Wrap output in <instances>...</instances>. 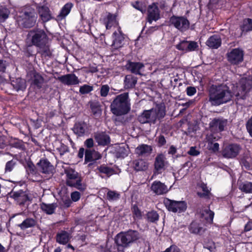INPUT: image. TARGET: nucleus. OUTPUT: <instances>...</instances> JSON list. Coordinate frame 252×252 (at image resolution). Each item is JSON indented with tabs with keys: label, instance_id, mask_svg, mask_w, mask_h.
Wrapping results in <instances>:
<instances>
[{
	"label": "nucleus",
	"instance_id": "nucleus-1",
	"mask_svg": "<svg viewBox=\"0 0 252 252\" xmlns=\"http://www.w3.org/2000/svg\"><path fill=\"white\" fill-rule=\"evenodd\" d=\"M130 99L128 93H124L117 95L110 105L112 113L116 116L127 114L131 108Z\"/></svg>",
	"mask_w": 252,
	"mask_h": 252
},
{
	"label": "nucleus",
	"instance_id": "nucleus-2",
	"mask_svg": "<svg viewBox=\"0 0 252 252\" xmlns=\"http://www.w3.org/2000/svg\"><path fill=\"white\" fill-rule=\"evenodd\" d=\"M166 111L164 105H158L155 108L144 110L138 118L141 124H156L157 121H161L165 116Z\"/></svg>",
	"mask_w": 252,
	"mask_h": 252
},
{
	"label": "nucleus",
	"instance_id": "nucleus-3",
	"mask_svg": "<svg viewBox=\"0 0 252 252\" xmlns=\"http://www.w3.org/2000/svg\"><path fill=\"white\" fill-rule=\"evenodd\" d=\"M141 238V234L138 231L132 229L128 231L121 232L115 237V243L118 246V250L123 251L121 249L127 248L136 241Z\"/></svg>",
	"mask_w": 252,
	"mask_h": 252
},
{
	"label": "nucleus",
	"instance_id": "nucleus-4",
	"mask_svg": "<svg viewBox=\"0 0 252 252\" xmlns=\"http://www.w3.org/2000/svg\"><path fill=\"white\" fill-rule=\"evenodd\" d=\"M64 172L66 175L65 182L67 186L74 187L80 191L86 189V187L82 183V177L75 169L68 167L64 169Z\"/></svg>",
	"mask_w": 252,
	"mask_h": 252
},
{
	"label": "nucleus",
	"instance_id": "nucleus-5",
	"mask_svg": "<svg viewBox=\"0 0 252 252\" xmlns=\"http://www.w3.org/2000/svg\"><path fill=\"white\" fill-rule=\"evenodd\" d=\"M27 39L32 45L41 47L46 44L48 36L43 30L34 28L29 32Z\"/></svg>",
	"mask_w": 252,
	"mask_h": 252
},
{
	"label": "nucleus",
	"instance_id": "nucleus-6",
	"mask_svg": "<svg viewBox=\"0 0 252 252\" xmlns=\"http://www.w3.org/2000/svg\"><path fill=\"white\" fill-rule=\"evenodd\" d=\"M19 18V22L23 27L30 28L35 25L37 15L33 8L27 7L23 9Z\"/></svg>",
	"mask_w": 252,
	"mask_h": 252
},
{
	"label": "nucleus",
	"instance_id": "nucleus-7",
	"mask_svg": "<svg viewBox=\"0 0 252 252\" xmlns=\"http://www.w3.org/2000/svg\"><path fill=\"white\" fill-rule=\"evenodd\" d=\"M169 22L171 26L182 32L187 31L190 25L189 21L184 16L173 15L170 18Z\"/></svg>",
	"mask_w": 252,
	"mask_h": 252
},
{
	"label": "nucleus",
	"instance_id": "nucleus-8",
	"mask_svg": "<svg viewBox=\"0 0 252 252\" xmlns=\"http://www.w3.org/2000/svg\"><path fill=\"white\" fill-rule=\"evenodd\" d=\"M241 150L240 145L236 143L229 144L223 147L221 153L224 158H234L239 154Z\"/></svg>",
	"mask_w": 252,
	"mask_h": 252
},
{
	"label": "nucleus",
	"instance_id": "nucleus-9",
	"mask_svg": "<svg viewBox=\"0 0 252 252\" xmlns=\"http://www.w3.org/2000/svg\"><path fill=\"white\" fill-rule=\"evenodd\" d=\"M163 203L168 211L174 213L183 212L187 209V204L184 201H177L166 198Z\"/></svg>",
	"mask_w": 252,
	"mask_h": 252
},
{
	"label": "nucleus",
	"instance_id": "nucleus-10",
	"mask_svg": "<svg viewBox=\"0 0 252 252\" xmlns=\"http://www.w3.org/2000/svg\"><path fill=\"white\" fill-rule=\"evenodd\" d=\"M244 52L240 48H234L226 53L227 61L232 64H238L243 61Z\"/></svg>",
	"mask_w": 252,
	"mask_h": 252
},
{
	"label": "nucleus",
	"instance_id": "nucleus-11",
	"mask_svg": "<svg viewBox=\"0 0 252 252\" xmlns=\"http://www.w3.org/2000/svg\"><path fill=\"white\" fill-rule=\"evenodd\" d=\"M160 18V11L157 3H152L147 8V21L152 24L153 21H157Z\"/></svg>",
	"mask_w": 252,
	"mask_h": 252
},
{
	"label": "nucleus",
	"instance_id": "nucleus-12",
	"mask_svg": "<svg viewBox=\"0 0 252 252\" xmlns=\"http://www.w3.org/2000/svg\"><path fill=\"white\" fill-rule=\"evenodd\" d=\"M227 121L222 118H215L209 124L210 130L213 132H218L224 130Z\"/></svg>",
	"mask_w": 252,
	"mask_h": 252
},
{
	"label": "nucleus",
	"instance_id": "nucleus-13",
	"mask_svg": "<svg viewBox=\"0 0 252 252\" xmlns=\"http://www.w3.org/2000/svg\"><path fill=\"white\" fill-rule=\"evenodd\" d=\"M8 195L10 197L13 198L20 205L24 204L29 200L28 194L22 190L17 191L13 190L8 193Z\"/></svg>",
	"mask_w": 252,
	"mask_h": 252
},
{
	"label": "nucleus",
	"instance_id": "nucleus-14",
	"mask_svg": "<svg viewBox=\"0 0 252 252\" xmlns=\"http://www.w3.org/2000/svg\"><path fill=\"white\" fill-rule=\"evenodd\" d=\"M126 69L135 74L142 75L141 72L144 71V64L140 62L128 61L125 65Z\"/></svg>",
	"mask_w": 252,
	"mask_h": 252
},
{
	"label": "nucleus",
	"instance_id": "nucleus-15",
	"mask_svg": "<svg viewBox=\"0 0 252 252\" xmlns=\"http://www.w3.org/2000/svg\"><path fill=\"white\" fill-rule=\"evenodd\" d=\"M150 189L153 193L157 195L164 194L168 191L167 186L159 181H154L152 184Z\"/></svg>",
	"mask_w": 252,
	"mask_h": 252
},
{
	"label": "nucleus",
	"instance_id": "nucleus-16",
	"mask_svg": "<svg viewBox=\"0 0 252 252\" xmlns=\"http://www.w3.org/2000/svg\"><path fill=\"white\" fill-rule=\"evenodd\" d=\"M39 19L44 23H46L54 17L52 16L49 8L45 5L39 6L37 8Z\"/></svg>",
	"mask_w": 252,
	"mask_h": 252
},
{
	"label": "nucleus",
	"instance_id": "nucleus-17",
	"mask_svg": "<svg viewBox=\"0 0 252 252\" xmlns=\"http://www.w3.org/2000/svg\"><path fill=\"white\" fill-rule=\"evenodd\" d=\"M112 38L113 42L111 46L113 49H118L123 47L125 38L120 28H118V31L113 32Z\"/></svg>",
	"mask_w": 252,
	"mask_h": 252
},
{
	"label": "nucleus",
	"instance_id": "nucleus-18",
	"mask_svg": "<svg viewBox=\"0 0 252 252\" xmlns=\"http://www.w3.org/2000/svg\"><path fill=\"white\" fill-rule=\"evenodd\" d=\"M64 85H76L80 83L78 78L74 74H67L58 77L57 79Z\"/></svg>",
	"mask_w": 252,
	"mask_h": 252
},
{
	"label": "nucleus",
	"instance_id": "nucleus-19",
	"mask_svg": "<svg viewBox=\"0 0 252 252\" xmlns=\"http://www.w3.org/2000/svg\"><path fill=\"white\" fill-rule=\"evenodd\" d=\"M40 172L46 174H52L54 171L53 165L46 159H41L37 164Z\"/></svg>",
	"mask_w": 252,
	"mask_h": 252
},
{
	"label": "nucleus",
	"instance_id": "nucleus-20",
	"mask_svg": "<svg viewBox=\"0 0 252 252\" xmlns=\"http://www.w3.org/2000/svg\"><path fill=\"white\" fill-rule=\"evenodd\" d=\"M101 154L98 152L91 149H87L85 154V163L94 161L101 158Z\"/></svg>",
	"mask_w": 252,
	"mask_h": 252
},
{
	"label": "nucleus",
	"instance_id": "nucleus-21",
	"mask_svg": "<svg viewBox=\"0 0 252 252\" xmlns=\"http://www.w3.org/2000/svg\"><path fill=\"white\" fill-rule=\"evenodd\" d=\"M137 77L132 74H127L124 79V87L126 90L132 89L135 88L137 83Z\"/></svg>",
	"mask_w": 252,
	"mask_h": 252
},
{
	"label": "nucleus",
	"instance_id": "nucleus-22",
	"mask_svg": "<svg viewBox=\"0 0 252 252\" xmlns=\"http://www.w3.org/2000/svg\"><path fill=\"white\" fill-rule=\"evenodd\" d=\"M221 44V39L219 34L210 36L206 41V45L211 48L218 49Z\"/></svg>",
	"mask_w": 252,
	"mask_h": 252
},
{
	"label": "nucleus",
	"instance_id": "nucleus-23",
	"mask_svg": "<svg viewBox=\"0 0 252 252\" xmlns=\"http://www.w3.org/2000/svg\"><path fill=\"white\" fill-rule=\"evenodd\" d=\"M166 163L165 156L163 154L158 155L155 159V168L158 172L164 170Z\"/></svg>",
	"mask_w": 252,
	"mask_h": 252
},
{
	"label": "nucleus",
	"instance_id": "nucleus-24",
	"mask_svg": "<svg viewBox=\"0 0 252 252\" xmlns=\"http://www.w3.org/2000/svg\"><path fill=\"white\" fill-rule=\"evenodd\" d=\"M87 125L84 122L75 123L73 128L74 132L79 136H83L87 131Z\"/></svg>",
	"mask_w": 252,
	"mask_h": 252
},
{
	"label": "nucleus",
	"instance_id": "nucleus-25",
	"mask_svg": "<svg viewBox=\"0 0 252 252\" xmlns=\"http://www.w3.org/2000/svg\"><path fill=\"white\" fill-rule=\"evenodd\" d=\"M94 137L99 145H106L110 142L109 137L105 133L103 132L95 133Z\"/></svg>",
	"mask_w": 252,
	"mask_h": 252
},
{
	"label": "nucleus",
	"instance_id": "nucleus-26",
	"mask_svg": "<svg viewBox=\"0 0 252 252\" xmlns=\"http://www.w3.org/2000/svg\"><path fill=\"white\" fill-rule=\"evenodd\" d=\"M152 150L151 146L146 144H141L135 149V153L139 156H147L151 154Z\"/></svg>",
	"mask_w": 252,
	"mask_h": 252
},
{
	"label": "nucleus",
	"instance_id": "nucleus-27",
	"mask_svg": "<svg viewBox=\"0 0 252 252\" xmlns=\"http://www.w3.org/2000/svg\"><path fill=\"white\" fill-rule=\"evenodd\" d=\"M73 7V4L71 2L66 3L62 8L60 13L57 16L56 20L61 21L65 18L66 16L70 13L71 8Z\"/></svg>",
	"mask_w": 252,
	"mask_h": 252
},
{
	"label": "nucleus",
	"instance_id": "nucleus-28",
	"mask_svg": "<svg viewBox=\"0 0 252 252\" xmlns=\"http://www.w3.org/2000/svg\"><path fill=\"white\" fill-rule=\"evenodd\" d=\"M70 238L69 234L65 231H61L56 235V241L60 244L64 245L68 243Z\"/></svg>",
	"mask_w": 252,
	"mask_h": 252
},
{
	"label": "nucleus",
	"instance_id": "nucleus-29",
	"mask_svg": "<svg viewBox=\"0 0 252 252\" xmlns=\"http://www.w3.org/2000/svg\"><path fill=\"white\" fill-rule=\"evenodd\" d=\"M11 85L17 91H23L26 88V81L20 78L13 80L11 81Z\"/></svg>",
	"mask_w": 252,
	"mask_h": 252
},
{
	"label": "nucleus",
	"instance_id": "nucleus-30",
	"mask_svg": "<svg viewBox=\"0 0 252 252\" xmlns=\"http://www.w3.org/2000/svg\"><path fill=\"white\" fill-rule=\"evenodd\" d=\"M57 203L47 204L42 203L40 205L41 210L48 215H52L55 213V209L57 208Z\"/></svg>",
	"mask_w": 252,
	"mask_h": 252
},
{
	"label": "nucleus",
	"instance_id": "nucleus-31",
	"mask_svg": "<svg viewBox=\"0 0 252 252\" xmlns=\"http://www.w3.org/2000/svg\"><path fill=\"white\" fill-rule=\"evenodd\" d=\"M37 221L31 218H28L25 219L18 226L22 230H25L28 228L33 227L36 225Z\"/></svg>",
	"mask_w": 252,
	"mask_h": 252
},
{
	"label": "nucleus",
	"instance_id": "nucleus-32",
	"mask_svg": "<svg viewBox=\"0 0 252 252\" xmlns=\"http://www.w3.org/2000/svg\"><path fill=\"white\" fill-rule=\"evenodd\" d=\"M103 22L106 29H109L116 22L115 16L113 14L109 13L103 17Z\"/></svg>",
	"mask_w": 252,
	"mask_h": 252
},
{
	"label": "nucleus",
	"instance_id": "nucleus-33",
	"mask_svg": "<svg viewBox=\"0 0 252 252\" xmlns=\"http://www.w3.org/2000/svg\"><path fill=\"white\" fill-rule=\"evenodd\" d=\"M133 167L136 171H144L147 168L148 164L142 159L135 160L133 161Z\"/></svg>",
	"mask_w": 252,
	"mask_h": 252
},
{
	"label": "nucleus",
	"instance_id": "nucleus-34",
	"mask_svg": "<svg viewBox=\"0 0 252 252\" xmlns=\"http://www.w3.org/2000/svg\"><path fill=\"white\" fill-rule=\"evenodd\" d=\"M239 189L246 193H252V182L245 181L240 183Z\"/></svg>",
	"mask_w": 252,
	"mask_h": 252
},
{
	"label": "nucleus",
	"instance_id": "nucleus-35",
	"mask_svg": "<svg viewBox=\"0 0 252 252\" xmlns=\"http://www.w3.org/2000/svg\"><path fill=\"white\" fill-rule=\"evenodd\" d=\"M97 169L100 173L105 174L108 177L115 173V170L112 168L105 165H100L97 168Z\"/></svg>",
	"mask_w": 252,
	"mask_h": 252
},
{
	"label": "nucleus",
	"instance_id": "nucleus-36",
	"mask_svg": "<svg viewBox=\"0 0 252 252\" xmlns=\"http://www.w3.org/2000/svg\"><path fill=\"white\" fill-rule=\"evenodd\" d=\"M241 29L242 32L252 31V19L249 18L245 19L241 26Z\"/></svg>",
	"mask_w": 252,
	"mask_h": 252
},
{
	"label": "nucleus",
	"instance_id": "nucleus-37",
	"mask_svg": "<svg viewBox=\"0 0 252 252\" xmlns=\"http://www.w3.org/2000/svg\"><path fill=\"white\" fill-rule=\"evenodd\" d=\"M32 83L37 88L41 87L44 81L43 78L38 73L34 72L33 74Z\"/></svg>",
	"mask_w": 252,
	"mask_h": 252
},
{
	"label": "nucleus",
	"instance_id": "nucleus-38",
	"mask_svg": "<svg viewBox=\"0 0 252 252\" xmlns=\"http://www.w3.org/2000/svg\"><path fill=\"white\" fill-rule=\"evenodd\" d=\"M202 215L208 222L210 223L213 222L214 213L209 209H205L203 211Z\"/></svg>",
	"mask_w": 252,
	"mask_h": 252
},
{
	"label": "nucleus",
	"instance_id": "nucleus-39",
	"mask_svg": "<svg viewBox=\"0 0 252 252\" xmlns=\"http://www.w3.org/2000/svg\"><path fill=\"white\" fill-rule=\"evenodd\" d=\"M9 13L10 12L7 8L0 7V22H3L7 19Z\"/></svg>",
	"mask_w": 252,
	"mask_h": 252
},
{
	"label": "nucleus",
	"instance_id": "nucleus-40",
	"mask_svg": "<svg viewBox=\"0 0 252 252\" xmlns=\"http://www.w3.org/2000/svg\"><path fill=\"white\" fill-rule=\"evenodd\" d=\"M17 162L16 159H12L7 161L5 166V172L7 173L11 172L17 165Z\"/></svg>",
	"mask_w": 252,
	"mask_h": 252
},
{
	"label": "nucleus",
	"instance_id": "nucleus-41",
	"mask_svg": "<svg viewBox=\"0 0 252 252\" xmlns=\"http://www.w3.org/2000/svg\"><path fill=\"white\" fill-rule=\"evenodd\" d=\"M10 145L11 147H14L21 150L25 149L24 144L22 140L15 139L10 142Z\"/></svg>",
	"mask_w": 252,
	"mask_h": 252
},
{
	"label": "nucleus",
	"instance_id": "nucleus-42",
	"mask_svg": "<svg viewBox=\"0 0 252 252\" xmlns=\"http://www.w3.org/2000/svg\"><path fill=\"white\" fill-rule=\"evenodd\" d=\"M190 231L194 234H199L201 232L203 228L196 222H192L190 225Z\"/></svg>",
	"mask_w": 252,
	"mask_h": 252
},
{
	"label": "nucleus",
	"instance_id": "nucleus-43",
	"mask_svg": "<svg viewBox=\"0 0 252 252\" xmlns=\"http://www.w3.org/2000/svg\"><path fill=\"white\" fill-rule=\"evenodd\" d=\"M120 197V194L116 191L109 190L107 193V198L109 201L117 200Z\"/></svg>",
	"mask_w": 252,
	"mask_h": 252
},
{
	"label": "nucleus",
	"instance_id": "nucleus-44",
	"mask_svg": "<svg viewBox=\"0 0 252 252\" xmlns=\"http://www.w3.org/2000/svg\"><path fill=\"white\" fill-rule=\"evenodd\" d=\"M148 221L154 222L158 220L159 216L155 211L149 212L147 214Z\"/></svg>",
	"mask_w": 252,
	"mask_h": 252
},
{
	"label": "nucleus",
	"instance_id": "nucleus-45",
	"mask_svg": "<svg viewBox=\"0 0 252 252\" xmlns=\"http://www.w3.org/2000/svg\"><path fill=\"white\" fill-rule=\"evenodd\" d=\"M93 90V87L88 85H84L79 88V93L82 94H89Z\"/></svg>",
	"mask_w": 252,
	"mask_h": 252
},
{
	"label": "nucleus",
	"instance_id": "nucleus-46",
	"mask_svg": "<svg viewBox=\"0 0 252 252\" xmlns=\"http://www.w3.org/2000/svg\"><path fill=\"white\" fill-rule=\"evenodd\" d=\"M40 50V52L41 55L45 57H50L52 55V52L49 48L48 46L46 45V44L42 46L41 47H39Z\"/></svg>",
	"mask_w": 252,
	"mask_h": 252
},
{
	"label": "nucleus",
	"instance_id": "nucleus-47",
	"mask_svg": "<svg viewBox=\"0 0 252 252\" xmlns=\"http://www.w3.org/2000/svg\"><path fill=\"white\" fill-rule=\"evenodd\" d=\"M91 109L94 114H100L101 110L100 106L98 102H93L90 104Z\"/></svg>",
	"mask_w": 252,
	"mask_h": 252
},
{
	"label": "nucleus",
	"instance_id": "nucleus-48",
	"mask_svg": "<svg viewBox=\"0 0 252 252\" xmlns=\"http://www.w3.org/2000/svg\"><path fill=\"white\" fill-rule=\"evenodd\" d=\"M188 41L186 40H183L181 41L179 44L176 45V47L177 49L185 52H188Z\"/></svg>",
	"mask_w": 252,
	"mask_h": 252
},
{
	"label": "nucleus",
	"instance_id": "nucleus-49",
	"mask_svg": "<svg viewBox=\"0 0 252 252\" xmlns=\"http://www.w3.org/2000/svg\"><path fill=\"white\" fill-rule=\"evenodd\" d=\"M132 5L135 9L139 10L142 13H144L146 11V8L141 2L136 1L133 3Z\"/></svg>",
	"mask_w": 252,
	"mask_h": 252
},
{
	"label": "nucleus",
	"instance_id": "nucleus-50",
	"mask_svg": "<svg viewBox=\"0 0 252 252\" xmlns=\"http://www.w3.org/2000/svg\"><path fill=\"white\" fill-rule=\"evenodd\" d=\"M110 88L108 85H103L100 88V95L103 97H106L109 92Z\"/></svg>",
	"mask_w": 252,
	"mask_h": 252
},
{
	"label": "nucleus",
	"instance_id": "nucleus-51",
	"mask_svg": "<svg viewBox=\"0 0 252 252\" xmlns=\"http://www.w3.org/2000/svg\"><path fill=\"white\" fill-rule=\"evenodd\" d=\"M156 141L159 147H161L164 145L166 143L165 138L164 136L162 135H160L158 136L156 138Z\"/></svg>",
	"mask_w": 252,
	"mask_h": 252
},
{
	"label": "nucleus",
	"instance_id": "nucleus-52",
	"mask_svg": "<svg viewBox=\"0 0 252 252\" xmlns=\"http://www.w3.org/2000/svg\"><path fill=\"white\" fill-rule=\"evenodd\" d=\"M188 154L192 156H197L200 154V152L196 149V147H191L188 152Z\"/></svg>",
	"mask_w": 252,
	"mask_h": 252
},
{
	"label": "nucleus",
	"instance_id": "nucleus-53",
	"mask_svg": "<svg viewBox=\"0 0 252 252\" xmlns=\"http://www.w3.org/2000/svg\"><path fill=\"white\" fill-rule=\"evenodd\" d=\"M188 52L195 50L198 47L197 43L194 41H188Z\"/></svg>",
	"mask_w": 252,
	"mask_h": 252
},
{
	"label": "nucleus",
	"instance_id": "nucleus-54",
	"mask_svg": "<svg viewBox=\"0 0 252 252\" xmlns=\"http://www.w3.org/2000/svg\"><path fill=\"white\" fill-rule=\"evenodd\" d=\"M246 128L250 135L252 137V117L247 121Z\"/></svg>",
	"mask_w": 252,
	"mask_h": 252
},
{
	"label": "nucleus",
	"instance_id": "nucleus-55",
	"mask_svg": "<svg viewBox=\"0 0 252 252\" xmlns=\"http://www.w3.org/2000/svg\"><path fill=\"white\" fill-rule=\"evenodd\" d=\"M81 194L79 192L75 191L71 193V198L74 202L78 201L80 198Z\"/></svg>",
	"mask_w": 252,
	"mask_h": 252
},
{
	"label": "nucleus",
	"instance_id": "nucleus-56",
	"mask_svg": "<svg viewBox=\"0 0 252 252\" xmlns=\"http://www.w3.org/2000/svg\"><path fill=\"white\" fill-rule=\"evenodd\" d=\"M186 92L188 95L192 96L196 93V90L194 87H188L186 89Z\"/></svg>",
	"mask_w": 252,
	"mask_h": 252
},
{
	"label": "nucleus",
	"instance_id": "nucleus-57",
	"mask_svg": "<svg viewBox=\"0 0 252 252\" xmlns=\"http://www.w3.org/2000/svg\"><path fill=\"white\" fill-rule=\"evenodd\" d=\"M133 214L137 219H140L141 217V213L136 206H134L132 208Z\"/></svg>",
	"mask_w": 252,
	"mask_h": 252
},
{
	"label": "nucleus",
	"instance_id": "nucleus-58",
	"mask_svg": "<svg viewBox=\"0 0 252 252\" xmlns=\"http://www.w3.org/2000/svg\"><path fill=\"white\" fill-rule=\"evenodd\" d=\"M59 151L60 152V154L63 155L65 153L69 152V148L65 145L62 144L60 147L59 148Z\"/></svg>",
	"mask_w": 252,
	"mask_h": 252
},
{
	"label": "nucleus",
	"instance_id": "nucleus-59",
	"mask_svg": "<svg viewBox=\"0 0 252 252\" xmlns=\"http://www.w3.org/2000/svg\"><path fill=\"white\" fill-rule=\"evenodd\" d=\"M84 145L88 148H92L94 146V140L92 138H88L84 142Z\"/></svg>",
	"mask_w": 252,
	"mask_h": 252
},
{
	"label": "nucleus",
	"instance_id": "nucleus-60",
	"mask_svg": "<svg viewBox=\"0 0 252 252\" xmlns=\"http://www.w3.org/2000/svg\"><path fill=\"white\" fill-rule=\"evenodd\" d=\"M219 138H217L215 136L214 134H211L210 135H207L206 137L207 140L208 142L212 143L214 141L217 140Z\"/></svg>",
	"mask_w": 252,
	"mask_h": 252
},
{
	"label": "nucleus",
	"instance_id": "nucleus-61",
	"mask_svg": "<svg viewBox=\"0 0 252 252\" xmlns=\"http://www.w3.org/2000/svg\"><path fill=\"white\" fill-rule=\"evenodd\" d=\"M241 164L242 166L244 167L246 169L250 170L252 169V166L251 164L246 159H244L241 160Z\"/></svg>",
	"mask_w": 252,
	"mask_h": 252
},
{
	"label": "nucleus",
	"instance_id": "nucleus-62",
	"mask_svg": "<svg viewBox=\"0 0 252 252\" xmlns=\"http://www.w3.org/2000/svg\"><path fill=\"white\" fill-rule=\"evenodd\" d=\"M6 145L5 137L0 134V148H3Z\"/></svg>",
	"mask_w": 252,
	"mask_h": 252
},
{
	"label": "nucleus",
	"instance_id": "nucleus-63",
	"mask_svg": "<svg viewBox=\"0 0 252 252\" xmlns=\"http://www.w3.org/2000/svg\"><path fill=\"white\" fill-rule=\"evenodd\" d=\"M245 231H249L252 230V221H249L245 226Z\"/></svg>",
	"mask_w": 252,
	"mask_h": 252
},
{
	"label": "nucleus",
	"instance_id": "nucleus-64",
	"mask_svg": "<svg viewBox=\"0 0 252 252\" xmlns=\"http://www.w3.org/2000/svg\"><path fill=\"white\" fill-rule=\"evenodd\" d=\"M6 69L5 62L0 60V72H4Z\"/></svg>",
	"mask_w": 252,
	"mask_h": 252
}]
</instances>
